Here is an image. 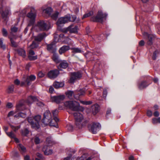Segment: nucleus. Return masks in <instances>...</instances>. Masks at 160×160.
Masks as SVG:
<instances>
[{"label":"nucleus","mask_w":160,"mask_h":160,"mask_svg":"<svg viewBox=\"0 0 160 160\" xmlns=\"http://www.w3.org/2000/svg\"><path fill=\"white\" fill-rule=\"evenodd\" d=\"M29 10H30V12L27 14V17L30 19V24H32L35 21L36 17V11L34 8L33 7H31L30 8H27L22 11V13L23 15H25Z\"/></svg>","instance_id":"nucleus-1"},{"label":"nucleus","mask_w":160,"mask_h":160,"mask_svg":"<svg viewBox=\"0 0 160 160\" xmlns=\"http://www.w3.org/2000/svg\"><path fill=\"white\" fill-rule=\"evenodd\" d=\"M76 126L78 128H81L85 125L86 123L82 114L79 112H76L73 114Z\"/></svg>","instance_id":"nucleus-2"},{"label":"nucleus","mask_w":160,"mask_h":160,"mask_svg":"<svg viewBox=\"0 0 160 160\" xmlns=\"http://www.w3.org/2000/svg\"><path fill=\"white\" fill-rule=\"evenodd\" d=\"M24 106L23 104L20 103L17 106V111L14 112L13 111L10 112L8 115V117H10L14 115V116L16 118L22 117L25 118L26 117V114L25 113L20 112L17 114H15L18 112V111H21L24 110Z\"/></svg>","instance_id":"nucleus-3"},{"label":"nucleus","mask_w":160,"mask_h":160,"mask_svg":"<svg viewBox=\"0 0 160 160\" xmlns=\"http://www.w3.org/2000/svg\"><path fill=\"white\" fill-rule=\"evenodd\" d=\"M41 119V116L38 115L35 116L33 118L31 117L28 118V122L31 124L32 127L35 129H37L39 128V122Z\"/></svg>","instance_id":"nucleus-4"},{"label":"nucleus","mask_w":160,"mask_h":160,"mask_svg":"<svg viewBox=\"0 0 160 160\" xmlns=\"http://www.w3.org/2000/svg\"><path fill=\"white\" fill-rule=\"evenodd\" d=\"M64 105L66 108L73 111H77L79 109L80 104L75 101H70L65 102Z\"/></svg>","instance_id":"nucleus-5"},{"label":"nucleus","mask_w":160,"mask_h":160,"mask_svg":"<svg viewBox=\"0 0 160 160\" xmlns=\"http://www.w3.org/2000/svg\"><path fill=\"white\" fill-rule=\"evenodd\" d=\"M46 142L48 145H45L42 148V151L46 155H49L52 154V150L48 149V147L52 145L54 143L51 137L47 138L46 139Z\"/></svg>","instance_id":"nucleus-6"},{"label":"nucleus","mask_w":160,"mask_h":160,"mask_svg":"<svg viewBox=\"0 0 160 160\" xmlns=\"http://www.w3.org/2000/svg\"><path fill=\"white\" fill-rule=\"evenodd\" d=\"M51 119V114L50 112L48 110H47L44 114V118L42 120V122L45 124H49L50 126H56V123L54 124L52 123L50 121Z\"/></svg>","instance_id":"nucleus-7"},{"label":"nucleus","mask_w":160,"mask_h":160,"mask_svg":"<svg viewBox=\"0 0 160 160\" xmlns=\"http://www.w3.org/2000/svg\"><path fill=\"white\" fill-rule=\"evenodd\" d=\"M36 28L40 30H48L50 28V23L48 21H41L38 23Z\"/></svg>","instance_id":"nucleus-8"},{"label":"nucleus","mask_w":160,"mask_h":160,"mask_svg":"<svg viewBox=\"0 0 160 160\" xmlns=\"http://www.w3.org/2000/svg\"><path fill=\"white\" fill-rule=\"evenodd\" d=\"M107 15L103 13L101 11H99L96 17L92 18L91 20L94 22H102L106 19Z\"/></svg>","instance_id":"nucleus-9"},{"label":"nucleus","mask_w":160,"mask_h":160,"mask_svg":"<svg viewBox=\"0 0 160 160\" xmlns=\"http://www.w3.org/2000/svg\"><path fill=\"white\" fill-rule=\"evenodd\" d=\"M101 127V125L99 123L95 122H93L88 126L89 129L93 134H96Z\"/></svg>","instance_id":"nucleus-10"},{"label":"nucleus","mask_w":160,"mask_h":160,"mask_svg":"<svg viewBox=\"0 0 160 160\" xmlns=\"http://www.w3.org/2000/svg\"><path fill=\"white\" fill-rule=\"evenodd\" d=\"M70 15H67L59 18L57 22V24L58 26L61 27L63 24L70 22Z\"/></svg>","instance_id":"nucleus-11"},{"label":"nucleus","mask_w":160,"mask_h":160,"mask_svg":"<svg viewBox=\"0 0 160 160\" xmlns=\"http://www.w3.org/2000/svg\"><path fill=\"white\" fill-rule=\"evenodd\" d=\"M81 77L82 74L80 72H73L71 74L69 82L71 83H73L77 79H80Z\"/></svg>","instance_id":"nucleus-12"},{"label":"nucleus","mask_w":160,"mask_h":160,"mask_svg":"<svg viewBox=\"0 0 160 160\" xmlns=\"http://www.w3.org/2000/svg\"><path fill=\"white\" fill-rule=\"evenodd\" d=\"M65 98V97L64 95H61L56 96H52L51 98V100L52 102L58 103L63 101Z\"/></svg>","instance_id":"nucleus-13"},{"label":"nucleus","mask_w":160,"mask_h":160,"mask_svg":"<svg viewBox=\"0 0 160 160\" xmlns=\"http://www.w3.org/2000/svg\"><path fill=\"white\" fill-rule=\"evenodd\" d=\"M59 74V71L58 70H54L50 71L48 74V77L50 78H54L57 77Z\"/></svg>","instance_id":"nucleus-14"},{"label":"nucleus","mask_w":160,"mask_h":160,"mask_svg":"<svg viewBox=\"0 0 160 160\" xmlns=\"http://www.w3.org/2000/svg\"><path fill=\"white\" fill-rule=\"evenodd\" d=\"M59 38L61 39H62L61 40L63 41L66 43L68 44H72L73 43V42L68 37H65L63 34H60L59 36Z\"/></svg>","instance_id":"nucleus-15"},{"label":"nucleus","mask_w":160,"mask_h":160,"mask_svg":"<svg viewBox=\"0 0 160 160\" xmlns=\"http://www.w3.org/2000/svg\"><path fill=\"white\" fill-rule=\"evenodd\" d=\"M28 58L30 60H35L37 59V56L35 54L33 51L30 50L29 51Z\"/></svg>","instance_id":"nucleus-16"},{"label":"nucleus","mask_w":160,"mask_h":160,"mask_svg":"<svg viewBox=\"0 0 160 160\" xmlns=\"http://www.w3.org/2000/svg\"><path fill=\"white\" fill-rule=\"evenodd\" d=\"M145 37H148V40L147 43L148 45H151L152 44V41L154 38V36L152 35H148V33L144 32L143 34Z\"/></svg>","instance_id":"nucleus-17"},{"label":"nucleus","mask_w":160,"mask_h":160,"mask_svg":"<svg viewBox=\"0 0 160 160\" xmlns=\"http://www.w3.org/2000/svg\"><path fill=\"white\" fill-rule=\"evenodd\" d=\"M10 13L9 10H8L5 12H2V19L4 21L5 23L6 24L8 20V15Z\"/></svg>","instance_id":"nucleus-18"},{"label":"nucleus","mask_w":160,"mask_h":160,"mask_svg":"<svg viewBox=\"0 0 160 160\" xmlns=\"http://www.w3.org/2000/svg\"><path fill=\"white\" fill-rule=\"evenodd\" d=\"M47 49L51 52L53 53H55L56 50V46L55 45V44H51L48 45Z\"/></svg>","instance_id":"nucleus-19"},{"label":"nucleus","mask_w":160,"mask_h":160,"mask_svg":"<svg viewBox=\"0 0 160 160\" xmlns=\"http://www.w3.org/2000/svg\"><path fill=\"white\" fill-rule=\"evenodd\" d=\"M46 36L45 33L38 35L34 37V41L40 42Z\"/></svg>","instance_id":"nucleus-20"},{"label":"nucleus","mask_w":160,"mask_h":160,"mask_svg":"<svg viewBox=\"0 0 160 160\" xmlns=\"http://www.w3.org/2000/svg\"><path fill=\"white\" fill-rule=\"evenodd\" d=\"M36 77L35 75H31L27 77L25 80V82L27 83L28 85H29L31 84V82L34 81L36 79Z\"/></svg>","instance_id":"nucleus-21"},{"label":"nucleus","mask_w":160,"mask_h":160,"mask_svg":"<svg viewBox=\"0 0 160 160\" xmlns=\"http://www.w3.org/2000/svg\"><path fill=\"white\" fill-rule=\"evenodd\" d=\"M41 9L43 13L49 15L51 14L52 11V9L50 7L45 8L44 7H43Z\"/></svg>","instance_id":"nucleus-22"},{"label":"nucleus","mask_w":160,"mask_h":160,"mask_svg":"<svg viewBox=\"0 0 160 160\" xmlns=\"http://www.w3.org/2000/svg\"><path fill=\"white\" fill-rule=\"evenodd\" d=\"M37 100L36 97L34 96H29L27 98L26 102L28 105L31 104L33 102L36 101Z\"/></svg>","instance_id":"nucleus-23"},{"label":"nucleus","mask_w":160,"mask_h":160,"mask_svg":"<svg viewBox=\"0 0 160 160\" xmlns=\"http://www.w3.org/2000/svg\"><path fill=\"white\" fill-rule=\"evenodd\" d=\"M70 48L68 46H63L59 49V52L60 54H62V53H65Z\"/></svg>","instance_id":"nucleus-24"},{"label":"nucleus","mask_w":160,"mask_h":160,"mask_svg":"<svg viewBox=\"0 0 160 160\" xmlns=\"http://www.w3.org/2000/svg\"><path fill=\"white\" fill-rule=\"evenodd\" d=\"M92 112L94 115H95L99 111V107L97 104L92 105L91 107Z\"/></svg>","instance_id":"nucleus-25"},{"label":"nucleus","mask_w":160,"mask_h":160,"mask_svg":"<svg viewBox=\"0 0 160 160\" xmlns=\"http://www.w3.org/2000/svg\"><path fill=\"white\" fill-rule=\"evenodd\" d=\"M17 147L20 152L22 153H25L26 152V148L21 144H18L17 145Z\"/></svg>","instance_id":"nucleus-26"},{"label":"nucleus","mask_w":160,"mask_h":160,"mask_svg":"<svg viewBox=\"0 0 160 160\" xmlns=\"http://www.w3.org/2000/svg\"><path fill=\"white\" fill-rule=\"evenodd\" d=\"M64 84L63 82H55L53 84L54 87L56 88H59L62 87L64 86Z\"/></svg>","instance_id":"nucleus-27"},{"label":"nucleus","mask_w":160,"mask_h":160,"mask_svg":"<svg viewBox=\"0 0 160 160\" xmlns=\"http://www.w3.org/2000/svg\"><path fill=\"white\" fill-rule=\"evenodd\" d=\"M68 65V63L66 61L63 60L60 63L59 66L63 68H66Z\"/></svg>","instance_id":"nucleus-28"},{"label":"nucleus","mask_w":160,"mask_h":160,"mask_svg":"<svg viewBox=\"0 0 160 160\" xmlns=\"http://www.w3.org/2000/svg\"><path fill=\"white\" fill-rule=\"evenodd\" d=\"M52 58L53 60L56 63L59 62L60 60L58 54L55 52L53 53Z\"/></svg>","instance_id":"nucleus-29"},{"label":"nucleus","mask_w":160,"mask_h":160,"mask_svg":"<svg viewBox=\"0 0 160 160\" xmlns=\"http://www.w3.org/2000/svg\"><path fill=\"white\" fill-rule=\"evenodd\" d=\"M148 84H147L145 81H142L138 85V88L140 89H142L146 88Z\"/></svg>","instance_id":"nucleus-30"},{"label":"nucleus","mask_w":160,"mask_h":160,"mask_svg":"<svg viewBox=\"0 0 160 160\" xmlns=\"http://www.w3.org/2000/svg\"><path fill=\"white\" fill-rule=\"evenodd\" d=\"M17 51L19 55L22 56L24 58L26 56L25 51L23 49H19Z\"/></svg>","instance_id":"nucleus-31"},{"label":"nucleus","mask_w":160,"mask_h":160,"mask_svg":"<svg viewBox=\"0 0 160 160\" xmlns=\"http://www.w3.org/2000/svg\"><path fill=\"white\" fill-rule=\"evenodd\" d=\"M78 27L77 26H75L74 27H69V31L71 33H75L78 32Z\"/></svg>","instance_id":"nucleus-32"},{"label":"nucleus","mask_w":160,"mask_h":160,"mask_svg":"<svg viewBox=\"0 0 160 160\" xmlns=\"http://www.w3.org/2000/svg\"><path fill=\"white\" fill-rule=\"evenodd\" d=\"M72 50V52L74 53H82L83 52L82 50L78 48H73L71 49Z\"/></svg>","instance_id":"nucleus-33"},{"label":"nucleus","mask_w":160,"mask_h":160,"mask_svg":"<svg viewBox=\"0 0 160 160\" xmlns=\"http://www.w3.org/2000/svg\"><path fill=\"white\" fill-rule=\"evenodd\" d=\"M66 94L67 97L69 99H71L74 95L73 92L71 91L67 92Z\"/></svg>","instance_id":"nucleus-34"},{"label":"nucleus","mask_w":160,"mask_h":160,"mask_svg":"<svg viewBox=\"0 0 160 160\" xmlns=\"http://www.w3.org/2000/svg\"><path fill=\"white\" fill-rule=\"evenodd\" d=\"M36 41H33L32 43L30 45L29 48L30 49H34L37 48L38 46V43H36Z\"/></svg>","instance_id":"nucleus-35"},{"label":"nucleus","mask_w":160,"mask_h":160,"mask_svg":"<svg viewBox=\"0 0 160 160\" xmlns=\"http://www.w3.org/2000/svg\"><path fill=\"white\" fill-rule=\"evenodd\" d=\"M59 119L57 117L54 118V119L53 120L50 119V121L52 122V123L53 124H55L56 123V126H53V127L57 128V122L58 121Z\"/></svg>","instance_id":"nucleus-36"},{"label":"nucleus","mask_w":160,"mask_h":160,"mask_svg":"<svg viewBox=\"0 0 160 160\" xmlns=\"http://www.w3.org/2000/svg\"><path fill=\"white\" fill-rule=\"evenodd\" d=\"M152 123L154 124H157L158 123H160V118H154L152 119Z\"/></svg>","instance_id":"nucleus-37"},{"label":"nucleus","mask_w":160,"mask_h":160,"mask_svg":"<svg viewBox=\"0 0 160 160\" xmlns=\"http://www.w3.org/2000/svg\"><path fill=\"white\" fill-rule=\"evenodd\" d=\"M3 38H0V48L4 50L6 48V47L5 45L3 44Z\"/></svg>","instance_id":"nucleus-38"},{"label":"nucleus","mask_w":160,"mask_h":160,"mask_svg":"<svg viewBox=\"0 0 160 160\" xmlns=\"http://www.w3.org/2000/svg\"><path fill=\"white\" fill-rule=\"evenodd\" d=\"M93 14V12L91 11L90 12H89L85 14L82 17V19H84L85 18L88 17L90 16H91Z\"/></svg>","instance_id":"nucleus-39"},{"label":"nucleus","mask_w":160,"mask_h":160,"mask_svg":"<svg viewBox=\"0 0 160 160\" xmlns=\"http://www.w3.org/2000/svg\"><path fill=\"white\" fill-rule=\"evenodd\" d=\"M18 30V28H17L15 27V26H12L11 28V34H12V33L13 32H16Z\"/></svg>","instance_id":"nucleus-40"},{"label":"nucleus","mask_w":160,"mask_h":160,"mask_svg":"<svg viewBox=\"0 0 160 160\" xmlns=\"http://www.w3.org/2000/svg\"><path fill=\"white\" fill-rule=\"evenodd\" d=\"M59 13L58 12H56L54 14H52V19L54 20H56L58 17Z\"/></svg>","instance_id":"nucleus-41"},{"label":"nucleus","mask_w":160,"mask_h":160,"mask_svg":"<svg viewBox=\"0 0 160 160\" xmlns=\"http://www.w3.org/2000/svg\"><path fill=\"white\" fill-rule=\"evenodd\" d=\"M14 86L12 85L9 86L8 88V93H12L13 91Z\"/></svg>","instance_id":"nucleus-42"},{"label":"nucleus","mask_w":160,"mask_h":160,"mask_svg":"<svg viewBox=\"0 0 160 160\" xmlns=\"http://www.w3.org/2000/svg\"><path fill=\"white\" fill-rule=\"evenodd\" d=\"M29 131L27 129H25L22 131V134L24 136H26L29 133Z\"/></svg>","instance_id":"nucleus-43"},{"label":"nucleus","mask_w":160,"mask_h":160,"mask_svg":"<svg viewBox=\"0 0 160 160\" xmlns=\"http://www.w3.org/2000/svg\"><path fill=\"white\" fill-rule=\"evenodd\" d=\"M7 134L10 137L13 138H15V135L12 132H6Z\"/></svg>","instance_id":"nucleus-44"},{"label":"nucleus","mask_w":160,"mask_h":160,"mask_svg":"<svg viewBox=\"0 0 160 160\" xmlns=\"http://www.w3.org/2000/svg\"><path fill=\"white\" fill-rule=\"evenodd\" d=\"M2 33L4 37H6L8 35V32L4 28H3L2 29Z\"/></svg>","instance_id":"nucleus-45"},{"label":"nucleus","mask_w":160,"mask_h":160,"mask_svg":"<svg viewBox=\"0 0 160 160\" xmlns=\"http://www.w3.org/2000/svg\"><path fill=\"white\" fill-rule=\"evenodd\" d=\"M79 96L83 95L85 94V89H82L80 90L79 93H78Z\"/></svg>","instance_id":"nucleus-46"},{"label":"nucleus","mask_w":160,"mask_h":160,"mask_svg":"<svg viewBox=\"0 0 160 160\" xmlns=\"http://www.w3.org/2000/svg\"><path fill=\"white\" fill-rule=\"evenodd\" d=\"M11 42L12 46L16 47L17 46V43L15 42L12 38H11Z\"/></svg>","instance_id":"nucleus-47"},{"label":"nucleus","mask_w":160,"mask_h":160,"mask_svg":"<svg viewBox=\"0 0 160 160\" xmlns=\"http://www.w3.org/2000/svg\"><path fill=\"white\" fill-rule=\"evenodd\" d=\"M52 113L53 114V116L54 118L57 117L56 116L58 113V111L57 110H54L52 111Z\"/></svg>","instance_id":"nucleus-48"},{"label":"nucleus","mask_w":160,"mask_h":160,"mask_svg":"<svg viewBox=\"0 0 160 160\" xmlns=\"http://www.w3.org/2000/svg\"><path fill=\"white\" fill-rule=\"evenodd\" d=\"M76 19V17L75 16H71V17L70 16V22H74L75 21Z\"/></svg>","instance_id":"nucleus-49"},{"label":"nucleus","mask_w":160,"mask_h":160,"mask_svg":"<svg viewBox=\"0 0 160 160\" xmlns=\"http://www.w3.org/2000/svg\"><path fill=\"white\" fill-rule=\"evenodd\" d=\"M147 115L149 117H151L152 115V112L150 110H148L147 112Z\"/></svg>","instance_id":"nucleus-50"},{"label":"nucleus","mask_w":160,"mask_h":160,"mask_svg":"<svg viewBox=\"0 0 160 160\" xmlns=\"http://www.w3.org/2000/svg\"><path fill=\"white\" fill-rule=\"evenodd\" d=\"M11 127L15 131H16L18 129L20 128L19 126L15 127L12 125H11Z\"/></svg>","instance_id":"nucleus-51"},{"label":"nucleus","mask_w":160,"mask_h":160,"mask_svg":"<svg viewBox=\"0 0 160 160\" xmlns=\"http://www.w3.org/2000/svg\"><path fill=\"white\" fill-rule=\"evenodd\" d=\"M157 51H155L153 53L152 58L153 60H155L156 58L157 54L158 53Z\"/></svg>","instance_id":"nucleus-52"},{"label":"nucleus","mask_w":160,"mask_h":160,"mask_svg":"<svg viewBox=\"0 0 160 160\" xmlns=\"http://www.w3.org/2000/svg\"><path fill=\"white\" fill-rule=\"evenodd\" d=\"M34 141L36 144H38L40 143V140L38 137H36L35 138Z\"/></svg>","instance_id":"nucleus-53"},{"label":"nucleus","mask_w":160,"mask_h":160,"mask_svg":"<svg viewBox=\"0 0 160 160\" xmlns=\"http://www.w3.org/2000/svg\"><path fill=\"white\" fill-rule=\"evenodd\" d=\"M86 158V155L83 154L78 159V160H85Z\"/></svg>","instance_id":"nucleus-54"},{"label":"nucleus","mask_w":160,"mask_h":160,"mask_svg":"<svg viewBox=\"0 0 160 160\" xmlns=\"http://www.w3.org/2000/svg\"><path fill=\"white\" fill-rule=\"evenodd\" d=\"M36 104L40 106H42L44 105V104L43 102L40 101H38L36 103Z\"/></svg>","instance_id":"nucleus-55"},{"label":"nucleus","mask_w":160,"mask_h":160,"mask_svg":"<svg viewBox=\"0 0 160 160\" xmlns=\"http://www.w3.org/2000/svg\"><path fill=\"white\" fill-rule=\"evenodd\" d=\"M153 115L155 117H158L159 115V112L157 111H155L153 113Z\"/></svg>","instance_id":"nucleus-56"},{"label":"nucleus","mask_w":160,"mask_h":160,"mask_svg":"<svg viewBox=\"0 0 160 160\" xmlns=\"http://www.w3.org/2000/svg\"><path fill=\"white\" fill-rule=\"evenodd\" d=\"M38 76L40 78H42L44 76V74L41 72H40L38 74Z\"/></svg>","instance_id":"nucleus-57"},{"label":"nucleus","mask_w":160,"mask_h":160,"mask_svg":"<svg viewBox=\"0 0 160 160\" xmlns=\"http://www.w3.org/2000/svg\"><path fill=\"white\" fill-rule=\"evenodd\" d=\"M139 45L142 46H143L144 45V42L143 40H141L140 41L139 43Z\"/></svg>","instance_id":"nucleus-58"},{"label":"nucleus","mask_w":160,"mask_h":160,"mask_svg":"<svg viewBox=\"0 0 160 160\" xmlns=\"http://www.w3.org/2000/svg\"><path fill=\"white\" fill-rule=\"evenodd\" d=\"M53 91L54 88L52 86H50L49 89V92L51 93H52L53 92Z\"/></svg>","instance_id":"nucleus-59"},{"label":"nucleus","mask_w":160,"mask_h":160,"mask_svg":"<svg viewBox=\"0 0 160 160\" xmlns=\"http://www.w3.org/2000/svg\"><path fill=\"white\" fill-rule=\"evenodd\" d=\"M107 94V92L106 89H105L103 91V96L104 97L106 98Z\"/></svg>","instance_id":"nucleus-60"},{"label":"nucleus","mask_w":160,"mask_h":160,"mask_svg":"<svg viewBox=\"0 0 160 160\" xmlns=\"http://www.w3.org/2000/svg\"><path fill=\"white\" fill-rule=\"evenodd\" d=\"M67 127L68 128L69 130L71 131L72 130L73 128L72 125H70L68 126Z\"/></svg>","instance_id":"nucleus-61"},{"label":"nucleus","mask_w":160,"mask_h":160,"mask_svg":"<svg viewBox=\"0 0 160 160\" xmlns=\"http://www.w3.org/2000/svg\"><path fill=\"white\" fill-rule=\"evenodd\" d=\"M37 156L38 157L41 158V159H42V158H43L42 155L39 153H37Z\"/></svg>","instance_id":"nucleus-62"},{"label":"nucleus","mask_w":160,"mask_h":160,"mask_svg":"<svg viewBox=\"0 0 160 160\" xmlns=\"http://www.w3.org/2000/svg\"><path fill=\"white\" fill-rule=\"evenodd\" d=\"M5 7L2 6V5H0V12H2L5 9Z\"/></svg>","instance_id":"nucleus-63"},{"label":"nucleus","mask_w":160,"mask_h":160,"mask_svg":"<svg viewBox=\"0 0 160 160\" xmlns=\"http://www.w3.org/2000/svg\"><path fill=\"white\" fill-rule=\"evenodd\" d=\"M14 83L18 85L19 84L20 82L18 79H17L15 80Z\"/></svg>","instance_id":"nucleus-64"}]
</instances>
